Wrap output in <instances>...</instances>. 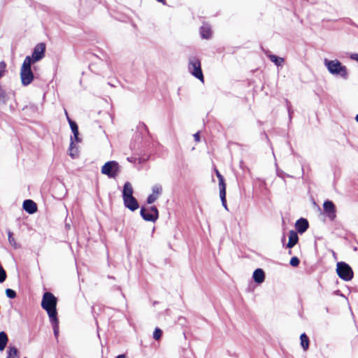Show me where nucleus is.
I'll list each match as a JSON object with an SVG mask.
<instances>
[{
    "instance_id": "9",
    "label": "nucleus",
    "mask_w": 358,
    "mask_h": 358,
    "mask_svg": "<svg viewBox=\"0 0 358 358\" xmlns=\"http://www.w3.org/2000/svg\"><path fill=\"white\" fill-rule=\"evenodd\" d=\"M162 193V187L159 184H155L152 187V194H150L148 199H147V203L148 204H152L154 202H155L159 196Z\"/></svg>"
},
{
    "instance_id": "20",
    "label": "nucleus",
    "mask_w": 358,
    "mask_h": 358,
    "mask_svg": "<svg viewBox=\"0 0 358 358\" xmlns=\"http://www.w3.org/2000/svg\"><path fill=\"white\" fill-rule=\"evenodd\" d=\"M268 58L270 60L273 62L276 66H281L284 63V59L280 57H278L275 55H268Z\"/></svg>"
},
{
    "instance_id": "22",
    "label": "nucleus",
    "mask_w": 358,
    "mask_h": 358,
    "mask_svg": "<svg viewBox=\"0 0 358 358\" xmlns=\"http://www.w3.org/2000/svg\"><path fill=\"white\" fill-rule=\"evenodd\" d=\"M301 345L304 350H307L309 347V339L305 333L300 336Z\"/></svg>"
},
{
    "instance_id": "32",
    "label": "nucleus",
    "mask_w": 358,
    "mask_h": 358,
    "mask_svg": "<svg viewBox=\"0 0 358 358\" xmlns=\"http://www.w3.org/2000/svg\"><path fill=\"white\" fill-rule=\"evenodd\" d=\"M73 136H72L73 137V141L74 142V141H75L76 142H80V139L78 137V133H73Z\"/></svg>"
},
{
    "instance_id": "31",
    "label": "nucleus",
    "mask_w": 358,
    "mask_h": 358,
    "mask_svg": "<svg viewBox=\"0 0 358 358\" xmlns=\"http://www.w3.org/2000/svg\"><path fill=\"white\" fill-rule=\"evenodd\" d=\"M6 64L3 62H0V72L4 74Z\"/></svg>"
},
{
    "instance_id": "14",
    "label": "nucleus",
    "mask_w": 358,
    "mask_h": 358,
    "mask_svg": "<svg viewBox=\"0 0 358 358\" xmlns=\"http://www.w3.org/2000/svg\"><path fill=\"white\" fill-rule=\"evenodd\" d=\"M252 278L255 282L258 284L262 283L265 279V274L264 271L262 268L256 269L253 273Z\"/></svg>"
},
{
    "instance_id": "41",
    "label": "nucleus",
    "mask_w": 358,
    "mask_h": 358,
    "mask_svg": "<svg viewBox=\"0 0 358 358\" xmlns=\"http://www.w3.org/2000/svg\"><path fill=\"white\" fill-rule=\"evenodd\" d=\"M24 358H26V357H24Z\"/></svg>"
},
{
    "instance_id": "17",
    "label": "nucleus",
    "mask_w": 358,
    "mask_h": 358,
    "mask_svg": "<svg viewBox=\"0 0 358 358\" xmlns=\"http://www.w3.org/2000/svg\"><path fill=\"white\" fill-rule=\"evenodd\" d=\"M299 237L297 233L294 231H290L289 234V241L287 247L289 248H293L298 242Z\"/></svg>"
},
{
    "instance_id": "19",
    "label": "nucleus",
    "mask_w": 358,
    "mask_h": 358,
    "mask_svg": "<svg viewBox=\"0 0 358 358\" xmlns=\"http://www.w3.org/2000/svg\"><path fill=\"white\" fill-rule=\"evenodd\" d=\"M8 341V336L4 331L0 332V351L4 350Z\"/></svg>"
},
{
    "instance_id": "29",
    "label": "nucleus",
    "mask_w": 358,
    "mask_h": 358,
    "mask_svg": "<svg viewBox=\"0 0 358 358\" xmlns=\"http://www.w3.org/2000/svg\"><path fill=\"white\" fill-rule=\"evenodd\" d=\"M299 259L298 257H292L291 260H290V265H292V266H297L299 264Z\"/></svg>"
},
{
    "instance_id": "4",
    "label": "nucleus",
    "mask_w": 358,
    "mask_h": 358,
    "mask_svg": "<svg viewBox=\"0 0 358 358\" xmlns=\"http://www.w3.org/2000/svg\"><path fill=\"white\" fill-rule=\"evenodd\" d=\"M45 44L44 43H38L34 48L31 56H27L24 61L34 64L41 60L45 57Z\"/></svg>"
},
{
    "instance_id": "27",
    "label": "nucleus",
    "mask_w": 358,
    "mask_h": 358,
    "mask_svg": "<svg viewBox=\"0 0 358 358\" xmlns=\"http://www.w3.org/2000/svg\"><path fill=\"white\" fill-rule=\"evenodd\" d=\"M162 335V331L159 328H156L153 333V338L157 341V340L160 339Z\"/></svg>"
},
{
    "instance_id": "16",
    "label": "nucleus",
    "mask_w": 358,
    "mask_h": 358,
    "mask_svg": "<svg viewBox=\"0 0 358 358\" xmlns=\"http://www.w3.org/2000/svg\"><path fill=\"white\" fill-rule=\"evenodd\" d=\"M134 189L131 184L129 182H126L124 185L122 191V199L127 197H132Z\"/></svg>"
},
{
    "instance_id": "36",
    "label": "nucleus",
    "mask_w": 358,
    "mask_h": 358,
    "mask_svg": "<svg viewBox=\"0 0 358 358\" xmlns=\"http://www.w3.org/2000/svg\"><path fill=\"white\" fill-rule=\"evenodd\" d=\"M351 59L358 62V54H353L351 55Z\"/></svg>"
},
{
    "instance_id": "6",
    "label": "nucleus",
    "mask_w": 358,
    "mask_h": 358,
    "mask_svg": "<svg viewBox=\"0 0 358 358\" xmlns=\"http://www.w3.org/2000/svg\"><path fill=\"white\" fill-rule=\"evenodd\" d=\"M101 173L109 178H115L120 171V166L116 161L107 162L101 167Z\"/></svg>"
},
{
    "instance_id": "34",
    "label": "nucleus",
    "mask_w": 358,
    "mask_h": 358,
    "mask_svg": "<svg viewBox=\"0 0 358 358\" xmlns=\"http://www.w3.org/2000/svg\"><path fill=\"white\" fill-rule=\"evenodd\" d=\"M194 138L195 141H196V142H199L200 141V136H199V132L194 134Z\"/></svg>"
},
{
    "instance_id": "12",
    "label": "nucleus",
    "mask_w": 358,
    "mask_h": 358,
    "mask_svg": "<svg viewBox=\"0 0 358 358\" xmlns=\"http://www.w3.org/2000/svg\"><path fill=\"white\" fill-rule=\"evenodd\" d=\"M123 201L125 207L131 211L137 210L139 207L137 200L134 196L124 198Z\"/></svg>"
},
{
    "instance_id": "21",
    "label": "nucleus",
    "mask_w": 358,
    "mask_h": 358,
    "mask_svg": "<svg viewBox=\"0 0 358 358\" xmlns=\"http://www.w3.org/2000/svg\"><path fill=\"white\" fill-rule=\"evenodd\" d=\"M50 322L52 326L54 335L56 337H57L58 334H59V320H58L57 317H53V318H50Z\"/></svg>"
},
{
    "instance_id": "37",
    "label": "nucleus",
    "mask_w": 358,
    "mask_h": 358,
    "mask_svg": "<svg viewBox=\"0 0 358 358\" xmlns=\"http://www.w3.org/2000/svg\"><path fill=\"white\" fill-rule=\"evenodd\" d=\"M116 358H126V356L124 355H120Z\"/></svg>"
},
{
    "instance_id": "8",
    "label": "nucleus",
    "mask_w": 358,
    "mask_h": 358,
    "mask_svg": "<svg viewBox=\"0 0 358 358\" xmlns=\"http://www.w3.org/2000/svg\"><path fill=\"white\" fill-rule=\"evenodd\" d=\"M32 64L24 61V85H28L34 79V73L31 69Z\"/></svg>"
},
{
    "instance_id": "5",
    "label": "nucleus",
    "mask_w": 358,
    "mask_h": 358,
    "mask_svg": "<svg viewBox=\"0 0 358 358\" xmlns=\"http://www.w3.org/2000/svg\"><path fill=\"white\" fill-rule=\"evenodd\" d=\"M336 273L339 278L345 281H349L353 278V271L352 268L343 262L337 263Z\"/></svg>"
},
{
    "instance_id": "39",
    "label": "nucleus",
    "mask_w": 358,
    "mask_h": 358,
    "mask_svg": "<svg viewBox=\"0 0 358 358\" xmlns=\"http://www.w3.org/2000/svg\"><path fill=\"white\" fill-rule=\"evenodd\" d=\"M355 120H357V122H358V114L356 115Z\"/></svg>"
},
{
    "instance_id": "23",
    "label": "nucleus",
    "mask_w": 358,
    "mask_h": 358,
    "mask_svg": "<svg viewBox=\"0 0 358 358\" xmlns=\"http://www.w3.org/2000/svg\"><path fill=\"white\" fill-rule=\"evenodd\" d=\"M6 358H19L17 350L15 347H9Z\"/></svg>"
},
{
    "instance_id": "2",
    "label": "nucleus",
    "mask_w": 358,
    "mask_h": 358,
    "mask_svg": "<svg viewBox=\"0 0 358 358\" xmlns=\"http://www.w3.org/2000/svg\"><path fill=\"white\" fill-rule=\"evenodd\" d=\"M324 64L329 72L334 76H339L343 79L348 78V71L347 67L337 59L329 60L324 59Z\"/></svg>"
},
{
    "instance_id": "25",
    "label": "nucleus",
    "mask_w": 358,
    "mask_h": 358,
    "mask_svg": "<svg viewBox=\"0 0 358 358\" xmlns=\"http://www.w3.org/2000/svg\"><path fill=\"white\" fill-rule=\"evenodd\" d=\"M216 176H217V178L219 179L220 190L222 189L223 188H224V189H226V185L224 183V178L217 170H216Z\"/></svg>"
},
{
    "instance_id": "13",
    "label": "nucleus",
    "mask_w": 358,
    "mask_h": 358,
    "mask_svg": "<svg viewBox=\"0 0 358 358\" xmlns=\"http://www.w3.org/2000/svg\"><path fill=\"white\" fill-rule=\"evenodd\" d=\"M295 227L299 233L303 234L308 228V222L304 218H301L296 221Z\"/></svg>"
},
{
    "instance_id": "33",
    "label": "nucleus",
    "mask_w": 358,
    "mask_h": 358,
    "mask_svg": "<svg viewBox=\"0 0 358 358\" xmlns=\"http://www.w3.org/2000/svg\"><path fill=\"white\" fill-rule=\"evenodd\" d=\"M5 97V92L2 87L0 86V101H2Z\"/></svg>"
},
{
    "instance_id": "3",
    "label": "nucleus",
    "mask_w": 358,
    "mask_h": 358,
    "mask_svg": "<svg viewBox=\"0 0 358 358\" xmlns=\"http://www.w3.org/2000/svg\"><path fill=\"white\" fill-rule=\"evenodd\" d=\"M188 71L193 76L201 80L202 83L204 82L201 62L198 58L195 57H191L189 58Z\"/></svg>"
},
{
    "instance_id": "26",
    "label": "nucleus",
    "mask_w": 358,
    "mask_h": 358,
    "mask_svg": "<svg viewBox=\"0 0 358 358\" xmlns=\"http://www.w3.org/2000/svg\"><path fill=\"white\" fill-rule=\"evenodd\" d=\"M220 199L222 201V206L226 209H227V201H226V189H224V188H223L222 189L220 190Z\"/></svg>"
},
{
    "instance_id": "7",
    "label": "nucleus",
    "mask_w": 358,
    "mask_h": 358,
    "mask_svg": "<svg viewBox=\"0 0 358 358\" xmlns=\"http://www.w3.org/2000/svg\"><path fill=\"white\" fill-rule=\"evenodd\" d=\"M140 213L142 217L148 222H155L159 217V212L155 206H152L150 208L143 207Z\"/></svg>"
},
{
    "instance_id": "35",
    "label": "nucleus",
    "mask_w": 358,
    "mask_h": 358,
    "mask_svg": "<svg viewBox=\"0 0 358 358\" xmlns=\"http://www.w3.org/2000/svg\"><path fill=\"white\" fill-rule=\"evenodd\" d=\"M127 161H129V162L134 163V162H136V159H136V158H135V157H127Z\"/></svg>"
},
{
    "instance_id": "11",
    "label": "nucleus",
    "mask_w": 358,
    "mask_h": 358,
    "mask_svg": "<svg viewBox=\"0 0 358 358\" xmlns=\"http://www.w3.org/2000/svg\"><path fill=\"white\" fill-rule=\"evenodd\" d=\"M24 210L29 214H34L37 212L38 206L37 204L31 199H27L24 201Z\"/></svg>"
},
{
    "instance_id": "1",
    "label": "nucleus",
    "mask_w": 358,
    "mask_h": 358,
    "mask_svg": "<svg viewBox=\"0 0 358 358\" xmlns=\"http://www.w3.org/2000/svg\"><path fill=\"white\" fill-rule=\"evenodd\" d=\"M57 299L50 292H45L41 301V307L47 312L50 318L57 317Z\"/></svg>"
},
{
    "instance_id": "10",
    "label": "nucleus",
    "mask_w": 358,
    "mask_h": 358,
    "mask_svg": "<svg viewBox=\"0 0 358 358\" xmlns=\"http://www.w3.org/2000/svg\"><path fill=\"white\" fill-rule=\"evenodd\" d=\"M324 213L327 217L334 220L336 217V209L334 203L331 201H326L323 204Z\"/></svg>"
},
{
    "instance_id": "38",
    "label": "nucleus",
    "mask_w": 358,
    "mask_h": 358,
    "mask_svg": "<svg viewBox=\"0 0 358 358\" xmlns=\"http://www.w3.org/2000/svg\"><path fill=\"white\" fill-rule=\"evenodd\" d=\"M20 78H21V79L22 80V67H21V69H20Z\"/></svg>"
},
{
    "instance_id": "24",
    "label": "nucleus",
    "mask_w": 358,
    "mask_h": 358,
    "mask_svg": "<svg viewBox=\"0 0 358 358\" xmlns=\"http://www.w3.org/2000/svg\"><path fill=\"white\" fill-rule=\"evenodd\" d=\"M65 113H66V116H68L66 111H65ZM67 119H68V121H69V125H70V127H71V129L73 134L78 133V127L77 124L74 121L71 120L69 117H67Z\"/></svg>"
},
{
    "instance_id": "40",
    "label": "nucleus",
    "mask_w": 358,
    "mask_h": 358,
    "mask_svg": "<svg viewBox=\"0 0 358 358\" xmlns=\"http://www.w3.org/2000/svg\"><path fill=\"white\" fill-rule=\"evenodd\" d=\"M3 76L2 73L0 72V78Z\"/></svg>"
},
{
    "instance_id": "18",
    "label": "nucleus",
    "mask_w": 358,
    "mask_h": 358,
    "mask_svg": "<svg viewBox=\"0 0 358 358\" xmlns=\"http://www.w3.org/2000/svg\"><path fill=\"white\" fill-rule=\"evenodd\" d=\"M69 155L73 159H76L78 157V149L74 145V142L73 141V137H71V143H70V147L69 149Z\"/></svg>"
},
{
    "instance_id": "15",
    "label": "nucleus",
    "mask_w": 358,
    "mask_h": 358,
    "mask_svg": "<svg viewBox=\"0 0 358 358\" xmlns=\"http://www.w3.org/2000/svg\"><path fill=\"white\" fill-rule=\"evenodd\" d=\"M200 34L203 38L209 39L212 35L210 27L208 24H203L200 28Z\"/></svg>"
},
{
    "instance_id": "28",
    "label": "nucleus",
    "mask_w": 358,
    "mask_h": 358,
    "mask_svg": "<svg viewBox=\"0 0 358 358\" xmlns=\"http://www.w3.org/2000/svg\"><path fill=\"white\" fill-rule=\"evenodd\" d=\"M6 294L7 297L10 299H14L16 296V293L13 289H6Z\"/></svg>"
},
{
    "instance_id": "30",
    "label": "nucleus",
    "mask_w": 358,
    "mask_h": 358,
    "mask_svg": "<svg viewBox=\"0 0 358 358\" xmlns=\"http://www.w3.org/2000/svg\"><path fill=\"white\" fill-rule=\"evenodd\" d=\"M8 241L12 246H13L14 248L17 247L16 243L15 241L14 238L13 237V234L11 232H8Z\"/></svg>"
}]
</instances>
